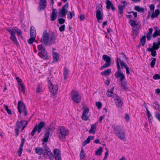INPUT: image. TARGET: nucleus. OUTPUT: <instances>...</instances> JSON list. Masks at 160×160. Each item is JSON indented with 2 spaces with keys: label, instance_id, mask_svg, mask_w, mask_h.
<instances>
[{
  "label": "nucleus",
  "instance_id": "nucleus-40",
  "mask_svg": "<svg viewBox=\"0 0 160 160\" xmlns=\"http://www.w3.org/2000/svg\"><path fill=\"white\" fill-rule=\"evenodd\" d=\"M55 129V128L51 124L46 129V132L49 131V134L52 132Z\"/></svg>",
  "mask_w": 160,
  "mask_h": 160
},
{
  "label": "nucleus",
  "instance_id": "nucleus-34",
  "mask_svg": "<svg viewBox=\"0 0 160 160\" xmlns=\"http://www.w3.org/2000/svg\"><path fill=\"white\" fill-rule=\"evenodd\" d=\"M94 139V137L92 136H88L87 139L85 140L82 143V146H84L87 144L90 143L91 140H92Z\"/></svg>",
  "mask_w": 160,
  "mask_h": 160
},
{
  "label": "nucleus",
  "instance_id": "nucleus-50",
  "mask_svg": "<svg viewBox=\"0 0 160 160\" xmlns=\"http://www.w3.org/2000/svg\"><path fill=\"white\" fill-rule=\"evenodd\" d=\"M13 30H14L15 32H16L17 33L18 36H19L21 35L22 34V32L18 28L15 29V28H14V29Z\"/></svg>",
  "mask_w": 160,
  "mask_h": 160
},
{
  "label": "nucleus",
  "instance_id": "nucleus-25",
  "mask_svg": "<svg viewBox=\"0 0 160 160\" xmlns=\"http://www.w3.org/2000/svg\"><path fill=\"white\" fill-rule=\"evenodd\" d=\"M158 42H153L152 44V47L151 48L157 50L159 48L160 46V38H158Z\"/></svg>",
  "mask_w": 160,
  "mask_h": 160
},
{
  "label": "nucleus",
  "instance_id": "nucleus-10",
  "mask_svg": "<svg viewBox=\"0 0 160 160\" xmlns=\"http://www.w3.org/2000/svg\"><path fill=\"white\" fill-rule=\"evenodd\" d=\"M49 34L46 30H44L42 33L41 40V42L46 45L48 46Z\"/></svg>",
  "mask_w": 160,
  "mask_h": 160
},
{
  "label": "nucleus",
  "instance_id": "nucleus-8",
  "mask_svg": "<svg viewBox=\"0 0 160 160\" xmlns=\"http://www.w3.org/2000/svg\"><path fill=\"white\" fill-rule=\"evenodd\" d=\"M100 7H97L96 8V17L99 23L102 22L103 17V14L102 12V6Z\"/></svg>",
  "mask_w": 160,
  "mask_h": 160
},
{
  "label": "nucleus",
  "instance_id": "nucleus-23",
  "mask_svg": "<svg viewBox=\"0 0 160 160\" xmlns=\"http://www.w3.org/2000/svg\"><path fill=\"white\" fill-rule=\"evenodd\" d=\"M53 55V62H58L59 61V54L56 52H52Z\"/></svg>",
  "mask_w": 160,
  "mask_h": 160
},
{
  "label": "nucleus",
  "instance_id": "nucleus-52",
  "mask_svg": "<svg viewBox=\"0 0 160 160\" xmlns=\"http://www.w3.org/2000/svg\"><path fill=\"white\" fill-rule=\"evenodd\" d=\"M156 118L160 122V113L157 112H155Z\"/></svg>",
  "mask_w": 160,
  "mask_h": 160
},
{
  "label": "nucleus",
  "instance_id": "nucleus-53",
  "mask_svg": "<svg viewBox=\"0 0 160 160\" xmlns=\"http://www.w3.org/2000/svg\"><path fill=\"white\" fill-rule=\"evenodd\" d=\"M80 157V158L82 159H84L85 158V154H84V151L82 149L81 151Z\"/></svg>",
  "mask_w": 160,
  "mask_h": 160
},
{
  "label": "nucleus",
  "instance_id": "nucleus-51",
  "mask_svg": "<svg viewBox=\"0 0 160 160\" xmlns=\"http://www.w3.org/2000/svg\"><path fill=\"white\" fill-rule=\"evenodd\" d=\"M58 21L59 22L60 24H62L65 22V20L64 18H61L58 19Z\"/></svg>",
  "mask_w": 160,
  "mask_h": 160
},
{
  "label": "nucleus",
  "instance_id": "nucleus-26",
  "mask_svg": "<svg viewBox=\"0 0 160 160\" xmlns=\"http://www.w3.org/2000/svg\"><path fill=\"white\" fill-rule=\"evenodd\" d=\"M49 134H50L49 131L46 132L43 137V138L42 141H43V142L42 143V145L45 144V142L47 143L48 142Z\"/></svg>",
  "mask_w": 160,
  "mask_h": 160
},
{
  "label": "nucleus",
  "instance_id": "nucleus-32",
  "mask_svg": "<svg viewBox=\"0 0 160 160\" xmlns=\"http://www.w3.org/2000/svg\"><path fill=\"white\" fill-rule=\"evenodd\" d=\"M69 70L68 68L65 67L63 69V76L64 79L65 80H66L68 77L69 75Z\"/></svg>",
  "mask_w": 160,
  "mask_h": 160
},
{
  "label": "nucleus",
  "instance_id": "nucleus-27",
  "mask_svg": "<svg viewBox=\"0 0 160 160\" xmlns=\"http://www.w3.org/2000/svg\"><path fill=\"white\" fill-rule=\"evenodd\" d=\"M140 28H138L136 27V28H132V35L133 37L135 38L137 36L138 34V31Z\"/></svg>",
  "mask_w": 160,
  "mask_h": 160
},
{
  "label": "nucleus",
  "instance_id": "nucleus-62",
  "mask_svg": "<svg viewBox=\"0 0 160 160\" xmlns=\"http://www.w3.org/2000/svg\"><path fill=\"white\" fill-rule=\"evenodd\" d=\"M22 148H19V149L18 150V155L19 156H21V155L22 153Z\"/></svg>",
  "mask_w": 160,
  "mask_h": 160
},
{
  "label": "nucleus",
  "instance_id": "nucleus-29",
  "mask_svg": "<svg viewBox=\"0 0 160 160\" xmlns=\"http://www.w3.org/2000/svg\"><path fill=\"white\" fill-rule=\"evenodd\" d=\"M130 24L131 25L132 28H136V27L138 28H140V25L138 23H137L134 20H131L129 22Z\"/></svg>",
  "mask_w": 160,
  "mask_h": 160
},
{
  "label": "nucleus",
  "instance_id": "nucleus-21",
  "mask_svg": "<svg viewBox=\"0 0 160 160\" xmlns=\"http://www.w3.org/2000/svg\"><path fill=\"white\" fill-rule=\"evenodd\" d=\"M56 39V35L54 33H52L49 38L48 45H50L53 44Z\"/></svg>",
  "mask_w": 160,
  "mask_h": 160
},
{
  "label": "nucleus",
  "instance_id": "nucleus-37",
  "mask_svg": "<svg viewBox=\"0 0 160 160\" xmlns=\"http://www.w3.org/2000/svg\"><path fill=\"white\" fill-rule=\"evenodd\" d=\"M145 108L147 111L146 114L149 119V122H151L152 120V115L150 113L148 109V108L146 106H145Z\"/></svg>",
  "mask_w": 160,
  "mask_h": 160
},
{
  "label": "nucleus",
  "instance_id": "nucleus-3",
  "mask_svg": "<svg viewBox=\"0 0 160 160\" xmlns=\"http://www.w3.org/2000/svg\"><path fill=\"white\" fill-rule=\"evenodd\" d=\"M68 134L69 131L68 129L62 126L59 128L58 132H57V134L60 139L63 140L65 139V137Z\"/></svg>",
  "mask_w": 160,
  "mask_h": 160
},
{
  "label": "nucleus",
  "instance_id": "nucleus-39",
  "mask_svg": "<svg viewBox=\"0 0 160 160\" xmlns=\"http://www.w3.org/2000/svg\"><path fill=\"white\" fill-rule=\"evenodd\" d=\"M111 73V69H108L102 72L101 74L102 75L106 76L109 75Z\"/></svg>",
  "mask_w": 160,
  "mask_h": 160
},
{
  "label": "nucleus",
  "instance_id": "nucleus-36",
  "mask_svg": "<svg viewBox=\"0 0 160 160\" xmlns=\"http://www.w3.org/2000/svg\"><path fill=\"white\" fill-rule=\"evenodd\" d=\"M156 50L151 48H148L147 49V50L148 52H151V55L152 57H155L156 56L157 52Z\"/></svg>",
  "mask_w": 160,
  "mask_h": 160
},
{
  "label": "nucleus",
  "instance_id": "nucleus-33",
  "mask_svg": "<svg viewBox=\"0 0 160 160\" xmlns=\"http://www.w3.org/2000/svg\"><path fill=\"white\" fill-rule=\"evenodd\" d=\"M119 62H120L121 66L122 68H123V67H124L125 68L126 67H127V65L124 62L122 61L120 58H117V61H116V64H117V62L119 64Z\"/></svg>",
  "mask_w": 160,
  "mask_h": 160
},
{
  "label": "nucleus",
  "instance_id": "nucleus-43",
  "mask_svg": "<svg viewBox=\"0 0 160 160\" xmlns=\"http://www.w3.org/2000/svg\"><path fill=\"white\" fill-rule=\"evenodd\" d=\"M125 7L122 6V5H120L118 7V13L121 14L123 12V9Z\"/></svg>",
  "mask_w": 160,
  "mask_h": 160
},
{
  "label": "nucleus",
  "instance_id": "nucleus-5",
  "mask_svg": "<svg viewBox=\"0 0 160 160\" xmlns=\"http://www.w3.org/2000/svg\"><path fill=\"white\" fill-rule=\"evenodd\" d=\"M38 50L40 51L38 53L40 57L43 59H47L48 56L47 52L46 51L45 48L42 45H38Z\"/></svg>",
  "mask_w": 160,
  "mask_h": 160
},
{
  "label": "nucleus",
  "instance_id": "nucleus-44",
  "mask_svg": "<svg viewBox=\"0 0 160 160\" xmlns=\"http://www.w3.org/2000/svg\"><path fill=\"white\" fill-rule=\"evenodd\" d=\"M102 151V148L100 147L99 148L96 150V154L98 155H100L101 154Z\"/></svg>",
  "mask_w": 160,
  "mask_h": 160
},
{
  "label": "nucleus",
  "instance_id": "nucleus-46",
  "mask_svg": "<svg viewBox=\"0 0 160 160\" xmlns=\"http://www.w3.org/2000/svg\"><path fill=\"white\" fill-rule=\"evenodd\" d=\"M152 59L150 63V65L151 66V67L152 68H154V65L155 64L156 59L155 58H152Z\"/></svg>",
  "mask_w": 160,
  "mask_h": 160
},
{
  "label": "nucleus",
  "instance_id": "nucleus-2",
  "mask_svg": "<svg viewBox=\"0 0 160 160\" xmlns=\"http://www.w3.org/2000/svg\"><path fill=\"white\" fill-rule=\"evenodd\" d=\"M150 10L148 12V18H149L150 17L152 18H157L160 14V11L159 9H157L155 10L154 12L155 9V6L154 4H152L149 7Z\"/></svg>",
  "mask_w": 160,
  "mask_h": 160
},
{
  "label": "nucleus",
  "instance_id": "nucleus-42",
  "mask_svg": "<svg viewBox=\"0 0 160 160\" xmlns=\"http://www.w3.org/2000/svg\"><path fill=\"white\" fill-rule=\"evenodd\" d=\"M153 104H154L155 105L153 106V107L156 109H158L159 111L160 109V105L158 104V102L156 101H155L154 102H153Z\"/></svg>",
  "mask_w": 160,
  "mask_h": 160
},
{
  "label": "nucleus",
  "instance_id": "nucleus-16",
  "mask_svg": "<svg viewBox=\"0 0 160 160\" xmlns=\"http://www.w3.org/2000/svg\"><path fill=\"white\" fill-rule=\"evenodd\" d=\"M54 158L55 160H62L60 151L58 149H55L53 151Z\"/></svg>",
  "mask_w": 160,
  "mask_h": 160
},
{
  "label": "nucleus",
  "instance_id": "nucleus-14",
  "mask_svg": "<svg viewBox=\"0 0 160 160\" xmlns=\"http://www.w3.org/2000/svg\"><path fill=\"white\" fill-rule=\"evenodd\" d=\"M18 109L19 112L21 113L22 112L23 113L24 116H26L27 114L26 107L22 101H19L18 102Z\"/></svg>",
  "mask_w": 160,
  "mask_h": 160
},
{
  "label": "nucleus",
  "instance_id": "nucleus-55",
  "mask_svg": "<svg viewBox=\"0 0 160 160\" xmlns=\"http://www.w3.org/2000/svg\"><path fill=\"white\" fill-rule=\"evenodd\" d=\"M36 129V127H34L33 129L32 130L30 134L32 136L34 135L35 132L37 131Z\"/></svg>",
  "mask_w": 160,
  "mask_h": 160
},
{
  "label": "nucleus",
  "instance_id": "nucleus-20",
  "mask_svg": "<svg viewBox=\"0 0 160 160\" xmlns=\"http://www.w3.org/2000/svg\"><path fill=\"white\" fill-rule=\"evenodd\" d=\"M57 11L56 9L53 8L52 10V14L50 16L51 20L53 21L57 18Z\"/></svg>",
  "mask_w": 160,
  "mask_h": 160
},
{
  "label": "nucleus",
  "instance_id": "nucleus-11",
  "mask_svg": "<svg viewBox=\"0 0 160 160\" xmlns=\"http://www.w3.org/2000/svg\"><path fill=\"white\" fill-rule=\"evenodd\" d=\"M48 86L49 91L53 95H55L57 93L58 90V87L57 85H53L49 80L48 82Z\"/></svg>",
  "mask_w": 160,
  "mask_h": 160
},
{
  "label": "nucleus",
  "instance_id": "nucleus-17",
  "mask_svg": "<svg viewBox=\"0 0 160 160\" xmlns=\"http://www.w3.org/2000/svg\"><path fill=\"white\" fill-rule=\"evenodd\" d=\"M6 30L9 32L11 34L10 37V39L16 44H18V42L15 36V32L14 30L13 29H9L7 28H6Z\"/></svg>",
  "mask_w": 160,
  "mask_h": 160
},
{
  "label": "nucleus",
  "instance_id": "nucleus-60",
  "mask_svg": "<svg viewBox=\"0 0 160 160\" xmlns=\"http://www.w3.org/2000/svg\"><path fill=\"white\" fill-rule=\"evenodd\" d=\"M73 17V14L71 12H68V17L70 19H71Z\"/></svg>",
  "mask_w": 160,
  "mask_h": 160
},
{
  "label": "nucleus",
  "instance_id": "nucleus-1",
  "mask_svg": "<svg viewBox=\"0 0 160 160\" xmlns=\"http://www.w3.org/2000/svg\"><path fill=\"white\" fill-rule=\"evenodd\" d=\"M28 124V122L26 120H22L20 121H18L16 123V126L15 128V136L18 135L19 131L20 129L22 131L26 126Z\"/></svg>",
  "mask_w": 160,
  "mask_h": 160
},
{
  "label": "nucleus",
  "instance_id": "nucleus-24",
  "mask_svg": "<svg viewBox=\"0 0 160 160\" xmlns=\"http://www.w3.org/2000/svg\"><path fill=\"white\" fill-rule=\"evenodd\" d=\"M106 8L107 9H109L110 8L112 11L115 10V8L113 7V4L109 0H106Z\"/></svg>",
  "mask_w": 160,
  "mask_h": 160
},
{
  "label": "nucleus",
  "instance_id": "nucleus-19",
  "mask_svg": "<svg viewBox=\"0 0 160 160\" xmlns=\"http://www.w3.org/2000/svg\"><path fill=\"white\" fill-rule=\"evenodd\" d=\"M45 122L42 121L39 123L38 125H36L35 126V127H36V130L38 133H39L41 132L42 129L45 126Z\"/></svg>",
  "mask_w": 160,
  "mask_h": 160
},
{
  "label": "nucleus",
  "instance_id": "nucleus-12",
  "mask_svg": "<svg viewBox=\"0 0 160 160\" xmlns=\"http://www.w3.org/2000/svg\"><path fill=\"white\" fill-rule=\"evenodd\" d=\"M102 59L106 62L101 68V69H103L105 68L108 67L111 64V58L106 55H103L102 57Z\"/></svg>",
  "mask_w": 160,
  "mask_h": 160
},
{
  "label": "nucleus",
  "instance_id": "nucleus-41",
  "mask_svg": "<svg viewBox=\"0 0 160 160\" xmlns=\"http://www.w3.org/2000/svg\"><path fill=\"white\" fill-rule=\"evenodd\" d=\"M134 9L139 12H143L144 11V9L143 8H140L138 6H135Z\"/></svg>",
  "mask_w": 160,
  "mask_h": 160
},
{
  "label": "nucleus",
  "instance_id": "nucleus-49",
  "mask_svg": "<svg viewBox=\"0 0 160 160\" xmlns=\"http://www.w3.org/2000/svg\"><path fill=\"white\" fill-rule=\"evenodd\" d=\"M121 82V86L123 87V88L124 89H126L127 88L126 87V86L127 85V82L126 81H122V82Z\"/></svg>",
  "mask_w": 160,
  "mask_h": 160
},
{
  "label": "nucleus",
  "instance_id": "nucleus-7",
  "mask_svg": "<svg viewBox=\"0 0 160 160\" xmlns=\"http://www.w3.org/2000/svg\"><path fill=\"white\" fill-rule=\"evenodd\" d=\"M117 69V70L115 74V76L117 78H118L120 77V78L119 79V81L122 82V81L124 80L125 79V76L122 72L120 66L118 62Z\"/></svg>",
  "mask_w": 160,
  "mask_h": 160
},
{
  "label": "nucleus",
  "instance_id": "nucleus-15",
  "mask_svg": "<svg viewBox=\"0 0 160 160\" xmlns=\"http://www.w3.org/2000/svg\"><path fill=\"white\" fill-rule=\"evenodd\" d=\"M112 97L114 98L116 106L118 108L122 107L123 104V102L122 98L117 96L116 95H114Z\"/></svg>",
  "mask_w": 160,
  "mask_h": 160
},
{
  "label": "nucleus",
  "instance_id": "nucleus-4",
  "mask_svg": "<svg viewBox=\"0 0 160 160\" xmlns=\"http://www.w3.org/2000/svg\"><path fill=\"white\" fill-rule=\"evenodd\" d=\"M114 130L116 135L121 140L124 141L126 140L124 131L120 129L118 126L114 127Z\"/></svg>",
  "mask_w": 160,
  "mask_h": 160
},
{
  "label": "nucleus",
  "instance_id": "nucleus-54",
  "mask_svg": "<svg viewBox=\"0 0 160 160\" xmlns=\"http://www.w3.org/2000/svg\"><path fill=\"white\" fill-rule=\"evenodd\" d=\"M96 105L99 109H100L102 107V104L100 102H96Z\"/></svg>",
  "mask_w": 160,
  "mask_h": 160
},
{
  "label": "nucleus",
  "instance_id": "nucleus-45",
  "mask_svg": "<svg viewBox=\"0 0 160 160\" xmlns=\"http://www.w3.org/2000/svg\"><path fill=\"white\" fill-rule=\"evenodd\" d=\"M146 42V37L145 36H143L141 39L140 42L142 46L145 45Z\"/></svg>",
  "mask_w": 160,
  "mask_h": 160
},
{
  "label": "nucleus",
  "instance_id": "nucleus-57",
  "mask_svg": "<svg viewBox=\"0 0 160 160\" xmlns=\"http://www.w3.org/2000/svg\"><path fill=\"white\" fill-rule=\"evenodd\" d=\"M153 78L155 80H157L160 79V76L158 74H156L153 76Z\"/></svg>",
  "mask_w": 160,
  "mask_h": 160
},
{
  "label": "nucleus",
  "instance_id": "nucleus-58",
  "mask_svg": "<svg viewBox=\"0 0 160 160\" xmlns=\"http://www.w3.org/2000/svg\"><path fill=\"white\" fill-rule=\"evenodd\" d=\"M151 35V34L148 33H147L146 35V37L148 40L149 41L151 39L152 37Z\"/></svg>",
  "mask_w": 160,
  "mask_h": 160
},
{
  "label": "nucleus",
  "instance_id": "nucleus-9",
  "mask_svg": "<svg viewBox=\"0 0 160 160\" xmlns=\"http://www.w3.org/2000/svg\"><path fill=\"white\" fill-rule=\"evenodd\" d=\"M71 98L73 101L78 103L80 102L81 97L78 93L75 90H72L71 93Z\"/></svg>",
  "mask_w": 160,
  "mask_h": 160
},
{
  "label": "nucleus",
  "instance_id": "nucleus-31",
  "mask_svg": "<svg viewBox=\"0 0 160 160\" xmlns=\"http://www.w3.org/2000/svg\"><path fill=\"white\" fill-rule=\"evenodd\" d=\"M30 37L36 38V33L35 29V28L32 26H31L30 28Z\"/></svg>",
  "mask_w": 160,
  "mask_h": 160
},
{
  "label": "nucleus",
  "instance_id": "nucleus-48",
  "mask_svg": "<svg viewBox=\"0 0 160 160\" xmlns=\"http://www.w3.org/2000/svg\"><path fill=\"white\" fill-rule=\"evenodd\" d=\"M35 38L30 37V38H29L28 41V42L29 44H32L33 43V42L35 41Z\"/></svg>",
  "mask_w": 160,
  "mask_h": 160
},
{
  "label": "nucleus",
  "instance_id": "nucleus-47",
  "mask_svg": "<svg viewBox=\"0 0 160 160\" xmlns=\"http://www.w3.org/2000/svg\"><path fill=\"white\" fill-rule=\"evenodd\" d=\"M4 106L5 109L6 111L8 113L9 115H11L12 114L11 111L8 108V106L5 105H4Z\"/></svg>",
  "mask_w": 160,
  "mask_h": 160
},
{
  "label": "nucleus",
  "instance_id": "nucleus-22",
  "mask_svg": "<svg viewBox=\"0 0 160 160\" xmlns=\"http://www.w3.org/2000/svg\"><path fill=\"white\" fill-rule=\"evenodd\" d=\"M155 31L152 35V37L153 38L160 36V29L157 27H154Z\"/></svg>",
  "mask_w": 160,
  "mask_h": 160
},
{
  "label": "nucleus",
  "instance_id": "nucleus-30",
  "mask_svg": "<svg viewBox=\"0 0 160 160\" xmlns=\"http://www.w3.org/2000/svg\"><path fill=\"white\" fill-rule=\"evenodd\" d=\"M98 123V122H96L94 124L91 125V128L89 131L90 133H95V131L96 129L97 125Z\"/></svg>",
  "mask_w": 160,
  "mask_h": 160
},
{
  "label": "nucleus",
  "instance_id": "nucleus-13",
  "mask_svg": "<svg viewBox=\"0 0 160 160\" xmlns=\"http://www.w3.org/2000/svg\"><path fill=\"white\" fill-rule=\"evenodd\" d=\"M68 8V4L66 3L63 6L62 9H60L58 12V16L60 17H65Z\"/></svg>",
  "mask_w": 160,
  "mask_h": 160
},
{
  "label": "nucleus",
  "instance_id": "nucleus-64",
  "mask_svg": "<svg viewBox=\"0 0 160 160\" xmlns=\"http://www.w3.org/2000/svg\"><path fill=\"white\" fill-rule=\"evenodd\" d=\"M129 116L128 114H126L125 115V119L127 121H128L129 120Z\"/></svg>",
  "mask_w": 160,
  "mask_h": 160
},
{
  "label": "nucleus",
  "instance_id": "nucleus-28",
  "mask_svg": "<svg viewBox=\"0 0 160 160\" xmlns=\"http://www.w3.org/2000/svg\"><path fill=\"white\" fill-rule=\"evenodd\" d=\"M35 152L36 153L38 154L39 155H41L43 154V153L44 152V147L42 149L40 148H36L35 149Z\"/></svg>",
  "mask_w": 160,
  "mask_h": 160
},
{
  "label": "nucleus",
  "instance_id": "nucleus-56",
  "mask_svg": "<svg viewBox=\"0 0 160 160\" xmlns=\"http://www.w3.org/2000/svg\"><path fill=\"white\" fill-rule=\"evenodd\" d=\"M65 29V25H62L59 28V30L60 32H62L64 31Z\"/></svg>",
  "mask_w": 160,
  "mask_h": 160
},
{
  "label": "nucleus",
  "instance_id": "nucleus-63",
  "mask_svg": "<svg viewBox=\"0 0 160 160\" xmlns=\"http://www.w3.org/2000/svg\"><path fill=\"white\" fill-rule=\"evenodd\" d=\"M41 92V88L39 85H38L37 87V92L40 93Z\"/></svg>",
  "mask_w": 160,
  "mask_h": 160
},
{
  "label": "nucleus",
  "instance_id": "nucleus-35",
  "mask_svg": "<svg viewBox=\"0 0 160 160\" xmlns=\"http://www.w3.org/2000/svg\"><path fill=\"white\" fill-rule=\"evenodd\" d=\"M114 89V87H112L111 88V90H108L107 91L106 93V95L108 97H112V96L114 95H116L113 92V91Z\"/></svg>",
  "mask_w": 160,
  "mask_h": 160
},
{
  "label": "nucleus",
  "instance_id": "nucleus-61",
  "mask_svg": "<svg viewBox=\"0 0 160 160\" xmlns=\"http://www.w3.org/2000/svg\"><path fill=\"white\" fill-rule=\"evenodd\" d=\"M85 15H81L79 16V18L81 21H83L85 19Z\"/></svg>",
  "mask_w": 160,
  "mask_h": 160
},
{
  "label": "nucleus",
  "instance_id": "nucleus-38",
  "mask_svg": "<svg viewBox=\"0 0 160 160\" xmlns=\"http://www.w3.org/2000/svg\"><path fill=\"white\" fill-rule=\"evenodd\" d=\"M46 6V3L40 2L39 7L38 8V10L39 12L41 11L42 10L44 9Z\"/></svg>",
  "mask_w": 160,
  "mask_h": 160
},
{
  "label": "nucleus",
  "instance_id": "nucleus-18",
  "mask_svg": "<svg viewBox=\"0 0 160 160\" xmlns=\"http://www.w3.org/2000/svg\"><path fill=\"white\" fill-rule=\"evenodd\" d=\"M89 111V110L88 108L84 109L81 117V118L83 120L86 121L88 120L89 117L88 116V114Z\"/></svg>",
  "mask_w": 160,
  "mask_h": 160
},
{
  "label": "nucleus",
  "instance_id": "nucleus-6",
  "mask_svg": "<svg viewBox=\"0 0 160 160\" xmlns=\"http://www.w3.org/2000/svg\"><path fill=\"white\" fill-rule=\"evenodd\" d=\"M43 157L45 158H48L50 160H52L54 159V156L50 149L45 144L44 147V152Z\"/></svg>",
  "mask_w": 160,
  "mask_h": 160
},
{
  "label": "nucleus",
  "instance_id": "nucleus-59",
  "mask_svg": "<svg viewBox=\"0 0 160 160\" xmlns=\"http://www.w3.org/2000/svg\"><path fill=\"white\" fill-rule=\"evenodd\" d=\"M19 85L20 87L21 88L23 92H24L25 89H24V87L23 86V84L22 83H20L19 84Z\"/></svg>",
  "mask_w": 160,
  "mask_h": 160
}]
</instances>
